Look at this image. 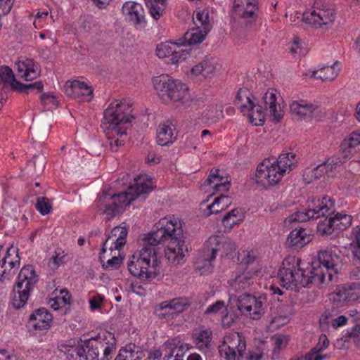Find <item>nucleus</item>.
I'll list each match as a JSON object with an SVG mask.
<instances>
[{
    "mask_svg": "<svg viewBox=\"0 0 360 360\" xmlns=\"http://www.w3.org/2000/svg\"><path fill=\"white\" fill-rule=\"evenodd\" d=\"M0 79L4 82L11 85V88L15 90L16 80L13 70L8 66L0 67Z\"/></svg>",
    "mask_w": 360,
    "mask_h": 360,
    "instance_id": "5fc2aeb1",
    "label": "nucleus"
},
{
    "mask_svg": "<svg viewBox=\"0 0 360 360\" xmlns=\"http://www.w3.org/2000/svg\"><path fill=\"white\" fill-rule=\"evenodd\" d=\"M174 129V125L169 120L160 123L157 128V143L162 146L172 143L176 139Z\"/></svg>",
    "mask_w": 360,
    "mask_h": 360,
    "instance_id": "c756f323",
    "label": "nucleus"
},
{
    "mask_svg": "<svg viewBox=\"0 0 360 360\" xmlns=\"http://www.w3.org/2000/svg\"><path fill=\"white\" fill-rule=\"evenodd\" d=\"M342 264L341 252L336 247L328 248L318 253V264L311 269L315 284L321 285L326 282V277L330 281L333 276L338 274Z\"/></svg>",
    "mask_w": 360,
    "mask_h": 360,
    "instance_id": "0eeeda50",
    "label": "nucleus"
},
{
    "mask_svg": "<svg viewBox=\"0 0 360 360\" xmlns=\"http://www.w3.org/2000/svg\"><path fill=\"white\" fill-rule=\"evenodd\" d=\"M256 0H234L233 11L234 14L245 22H251L257 17Z\"/></svg>",
    "mask_w": 360,
    "mask_h": 360,
    "instance_id": "5701e85b",
    "label": "nucleus"
},
{
    "mask_svg": "<svg viewBox=\"0 0 360 360\" xmlns=\"http://www.w3.org/2000/svg\"><path fill=\"white\" fill-rule=\"evenodd\" d=\"M335 18L334 8L321 1H316L311 9L302 14L303 21L316 29L328 30L334 23Z\"/></svg>",
    "mask_w": 360,
    "mask_h": 360,
    "instance_id": "1a4fd4ad",
    "label": "nucleus"
},
{
    "mask_svg": "<svg viewBox=\"0 0 360 360\" xmlns=\"http://www.w3.org/2000/svg\"><path fill=\"white\" fill-rule=\"evenodd\" d=\"M84 360H110L116 350V340L112 333L105 332L96 339L84 341Z\"/></svg>",
    "mask_w": 360,
    "mask_h": 360,
    "instance_id": "6e6552de",
    "label": "nucleus"
},
{
    "mask_svg": "<svg viewBox=\"0 0 360 360\" xmlns=\"http://www.w3.org/2000/svg\"><path fill=\"white\" fill-rule=\"evenodd\" d=\"M128 233L126 226H118L112 229L111 233L105 241L102 251L105 252L106 248L109 243H111L110 250H120L126 243V238Z\"/></svg>",
    "mask_w": 360,
    "mask_h": 360,
    "instance_id": "bb28decb",
    "label": "nucleus"
},
{
    "mask_svg": "<svg viewBox=\"0 0 360 360\" xmlns=\"http://www.w3.org/2000/svg\"><path fill=\"white\" fill-rule=\"evenodd\" d=\"M328 345H329V341H328L326 335H321L319 338L318 344L311 349L309 353L306 354L305 359L306 360H312V356L314 355L318 354L321 351L326 349L328 346Z\"/></svg>",
    "mask_w": 360,
    "mask_h": 360,
    "instance_id": "bf43d9fd",
    "label": "nucleus"
},
{
    "mask_svg": "<svg viewBox=\"0 0 360 360\" xmlns=\"http://www.w3.org/2000/svg\"><path fill=\"white\" fill-rule=\"evenodd\" d=\"M103 268L105 269H117L122 262V258L121 257H112L105 263L101 258Z\"/></svg>",
    "mask_w": 360,
    "mask_h": 360,
    "instance_id": "0e129e2a",
    "label": "nucleus"
},
{
    "mask_svg": "<svg viewBox=\"0 0 360 360\" xmlns=\"http://www.w3.org/2000/svg\"><path fill=\"white\" fill-rule=\"evenodd\" d=\"M36 208L42 215L49 214L51 209V205L48 198L45 197L38 198Z\"/></svg>",
    "mask_w": 360,
    "mask_h": 360,
    "instance_id": "680f3d73",
    "label": "nucleus"
},
{
    "mask_svg": "<svg viewBox=\"0 0 360 360\" xmlns=\"http://www.w3.org/2000/svg\"><path fill=\"white\" fill-rule=\"evenodd\" d=\"M240 257L241 264L245 265L252 264L257 259V255L253 250L243 251V252L240 253Z\"/></svg>",
    "mask_w": 360,
    "mask_h": 360,
    "instance_id": "69168bd1",
    "label": "nucleus"
},
{
    "mask_svg": "<svg viewBox=\"0 0 360 360\" xmlns=\"http://www.w3.org/2000/svg\"><path fill=\"white\" fill-rule=\"evenodd\" d=\"M334 206V202L330 197L324 196L321 199H313L308 202V210L311 211L313 219L325 216Z\"/></svg>",
    "mask_w": 360,
    "mask_h": 360,
    "instance_id": "c85d7f7f",
    "label": "nucleus"
},
{
    "mask_svg": "<svg viewBox=\"0 0 360 360\" xmlns=\"http://www.w3.org/2000/svg\"><path fill=\"white\" fill-rule=\"evenodd\" d=\"M311 240V236L306 232L304 229H295L287 239L288 244L292 247L302 248Z\"/></svg>",
    "mask_w": 360,
    "mask_h": 360,
    "instance_id": "f704fd0d",
    "label": "nucleus"
},
{
    "mask_svg": "<svg viewBox=\"0 0 360 360\" xmlns=\"http://www.w3.org/2000/svg\"><path fill=\"white\" fill-rule=\"evenodd\" d=\"M157 247L146 238V244L129 259L128 270L131 275L141 280L151 281L160 274V262L157 256Z\"/></svg>",
    "mask_w": 360,
    "mask_h": 360,
    "instance_id": "39448f33",
    "label": "nucleus"
},
{
    "mask_svg": "<svg viewBox=\"0 0 360 360\" xmlns=\"http://www.w3.org/2000/svg\"><path fill=\"white\" fill-rule=\"evenodd\" d=\"M300 259L296 257H288L283 261L278 277L286 288L298 291L309 283H315L311 269H304L300 266Z\"/></svg>",
    "mask_w": 360,
    "mask_h": 360,
    "instance_id": "423d86ee",
    "label": "nucleus"
},
{
    "mask_svg": "<svg viewBox=\"0 0 360 360\" xmlns=\"http://www.w3.org/2000/svg\"><path fill=\"white\" fill-rule=\"evenodd\" d=\"M303 46L304 43L301 41V39L298 37L295 36L292 39L289 49L292 54H300L302 53Z\"/></svg>",
    "mask_w": 360,
    "mask_h": 360,
    "instance_id": "338daca9",
    "label": "nucleus"
},
{
    "mask_svg": "<svg viewBox=\"0 0 360 360\" xmlns=\"http://www.w3.org/2000/svg\"><path fill=\"white\" fill-rule=\"evenodd\" d=\"M16 66L18 76L25 81L33 80L40 75L39 66L32 59L18 61Z\"/></svg>",
    "mask_w": 360,
    "mask_h": 360,
    "instance_id": "a878e982",
    "label": "nucleus"
},
{
    "mask_svg": "<svg viewBox=\"0 0 360 360\" xmlns=\"http://www.w3.org/2000/svg\"><path fill=\"white\" fill-rule=\"evenodd\" d=\"M274 353L279 352V351L283 348H285L289 341L288 337L287 335H276L274 338Z\"/></svg>",
    "mask_w": 360,
    "mask_h": 360,
    "instance_id": "e2e57ef3",
    "label": "nucleus"
},
{
    "mask_svg": "<svg viewBox=\"0 0 360 360\" xmlns=\"http://www.w3.org/2000/svg\"><path fill=\"white\" fill-rule=\"evenodd\" d=\"M272 159L278 167L282 169L281 172L284 175L289 173L297 162L296 155L292 153H282L276 160Z\"/></svg>",
    "mask_w": 360,
    "mask_h": 360,
    "instance_id": "c9c22d12",
    "label": "nucleus"
},
{
    "mask_svg": "<svg viewBox=\"0 0 360 360\" xmlns=\"http://www.w3.org/2000/svg\"><path fill=\"white\" fill-rule=\"evenodd\" d=\"M360 294V283H346L338 285L335 291L330 294V300L341 307L356 301Z\"/></svg>",
    "mask_w": 360,
    "mask_h": 360,
    "instance_id": "dca6fc26",
    "label": "nucleus"
},
{
    "mask_svg": "<svg viewBox=\"0 0 360 360\" xmlns=\"http://www.w3.org/2000/svg\"><path fill=\"white\" fill-rule=\"evenodd\" d=\"M255 97L247 89H240L236 98V105L241 112L247 115L251 124L255 126H261L265 121V112L262 106L255 103Z\"/></svg>",
    "mask_w": 360,
    "mask_h": 360,
    "instance_id": "9d476101",
    "label": "nucleus"
},
{
    "mask_svg": "<svg viewBox=\"0 0 360 360\" xmlns=\"http://www.w3.org/2000/svg\"><path fill=\"white\" fill-rule=\"evenodd\" d=\"M71 295L66 289H62L55 297L50 299L49 304L54 310H58L70 304Z\"/></svg>",
    "mask_w": 360,
    "mask_h": 360,
    "instance_id": "c03bdc74",
    "label": "nucleus"
},
{
    "mask_svg": "<svg viewBox=\"0 0 360 360\" xmlns=\"http://www.w3.org/2000/svg\"><path fill=\"white\" fill-rule=\"evenodd\" d=\"M31 290L22 286L18 288V285L15 284L13 290V296L12 302L13 307L15 309L22 307L27 302Z\"/></svg>",
    "mask_w": 360,
    "mask_h": 360,
    "instance_id": "ea45409f",
    "label": "nucleus"
},
{
    "mask_svg": "<svg viewBox=\"0 0 360 360\" xmlns=\"http://www.w3.org/2000/svg\"><path fill=\"white\" fill-rule=\"evenodd\" d=\"M46 165V158L42 155H35L31 161L29 162L27 167H32L34 173L39 174L43 172Z\"/></svg>",
    "mask_w": 360,
    "mask_h": 360,
    "instance_id": "13d9d810",
    "label": "nucleus"
},
{
    "mask_svg": "<svg viewBox=\"0 0 360 360\" xmlns=\"http://www.w3.org/2000/svg\"><path fill=\"white\" fill-rule=\"evenodd\" d=\"M143 356V352L139 346L129 344L120 350L114 360H141Z\"/></svg>",
    "mask_w": 360,
    "mask_h": 360,
    "instance_id": "e433bc0d",
    "label": "nucleus"
},
{
    "mask_svg": "<svg viewBox=\"0 0 360 360\" xmlns=\"http://www.w3.org/2000/svg\"><path fill=\"white\" fill-rule=\"evenodd\" d=\"M148 241L156 247L158 244L169 241L165 250L167 259L175 264L184 262L188 248L184 239L181 220L174 217H167L155 224L154 229L148 235Z\"/></svg>",
    "mask_w": 360,
    "mask_h": 360,
    "instance_id": "f257e3e1",
    "label": "nucleus"
},
{
    "mask_svg": "<svg viewBox=\"0 0 360 360\" xmlns=\"http://www.w3.org/2000/svg\"><path fill=\"white\" fill-rule=\"evenodd\" d=\"M320 327L322 330H329L330 328L337 329L347 324V319L343 315H338L333 311H326L319 319Z\"/></svg>",
    "mask_w": 360,
    "mask_h": 360,
    "instance_id": "7c9ffc66",
    "label": "nucleus"
},
{
    "mask_svg": "<svg viewBox=\"0 0 360 360\" xmlns=\"http://www.w3.org/2000/svg\"><path fill=\"white\" fill-rule=\"evenodd\" d=\"M52 321V315L44 308L37 309L29 319V327L31 330L44 332L47 330Z\"/></svg>",
    "mask_w": 360,
    "mask_h": 360,
    "instance_id": "393cba45",
    "label": "nucleus"
},
{
    "mask_svg": "<svg viewBox=\"0 0 360 360\" xmlns=\"http://www.w3.org/2000/svg\"><path fill=\"white\" fill-rule=\"evenodd\" d=\"M218 169H212L209 176L206 179L205 184L211 186L214 190L212 195L217 193L226 192L230 188V180L228 177H224L219 174Z\"/></svg>",
    "mask_w": 360,
    "mask_h": 360,
    "instance_id": "cd10ccee",
    "label": "nucleus"
},
{
    "mask_svg": "<svg viewBox=\"0 0 360 360\" xmlns=\"http://www.w3.org/2000/svg\"><path fill=\"white\" fill-rule=\"evenodd\" d=\"M266 298L244 293L237 298L236 306L241 314L253 320L259 319L264 314Z\"/></svg>",
    "mask_w": 360,
    "mask_h": 360,
    "instance_id": "f8f14e48",
    "label": "nucleus"
},
{
    "mask_svg": "<svg viewBox=\"0 0 360 360\" xmlns=\"http://www.w3.org/2000/svg\"><path fill=\"white\" fill-rule=\"evenodd\" d=\"M212 339V331L207 328L200 329L193 335L195 347L202 352H206L209 349Z\"/></svg>",
    "mask_w": 360,
    "mask_h": 360,
    "instance_id": "72a5a7b5",
    "label": "nucleus"
},
{
    "mask_svg": "<svg viewBox=\"0 0 360 360\" xmlns=\"http://www.w3.org/2000/svg\"><path fill=\"white\" fill-rule=\"evenodd\" d=\"M38 281L35 269L32 265H27L22 267L18 274L16 285L32 290Z\"/></svg>",
    "mask_w": 360,
    "mask_h": 360,
    "instance_id": "2f4dec72",
    "label": "nucleus"
},
{
    "mask_svg": "<svg viewBox=\"0 0 360 360\" xmlns=\"http://www.w3.org/2000/svg\"><path fill=\"white\" fill-rule=\"evenodd\" d=\"M311 211H309V210L307 209V210L306 211H298L294 214H292V215H290L289 217H288V221L289 222H294V221H297V222H304V221H307L311 219H313V214H311Z\"/></svg>",
    "mask_w": 360,
    "mask_h": 360,
    "instance_id": "052dcab7",
    "label": "nucleus"
},
{
    "mask_svg": "<svg viewBox=\"0 0 360 360\" xmlns=\"http://www.w3.org/2000/svg\"><path fill=\"white\" fill-rule=\"evenodd\" d=\"M231 203V198L221 193L219 197L214 200L212 204L207 206L209 214H218L229 207Z\"/></svg>",
    "mask_w": 360,
    "mask_h": 360,
    "instance_id": "79ce46f5",
    "label": "nucleus"
},
{
    "mask_svg": "<svg viewBox=\"0 0 360 360\" xmlns=\"http://www.w3.org/2000/svg\"><path fill=\"white\" fill-rule=\"evenodd\" d=\"M16 87L15 89V91H19V92H24L26 94H28L30 91H34L36 90L37 93H39L42 91L44 85L43 83L40 81L29 84H24L20 83V82H15Z\"/></svg>",
    "mask_w": 360,
    "mask_h": 360,
    "instance_id": "4d7b16f0",
    "label": "nucleus"
},
{
    "mask_svg": "<svg viewBox=\"0 0 360 360\" xmlns=\"http://www.w3.org/2000/svg\"><path fill=\"white\" fill-rule=\"evenodd\" d=\"M150 15L155 20H159L164 14L167 6V1H145Z\"/></svg>",
    "mask_w": 360,
    "mask_h": 360,
    "instance_id": "a18cd8bd",
    "label": "nucleus"
},
{
    "mask_svg": "<svg viewBox=\"0 0 360 360\" xmlns=\"http://www.w3.org/2000/svg\"><path fill=\"white\" fill-rule=\"evenodd\" d=\"M183 42L167 41L157 45L156 55L159 58H169V63L172 65H178L186 60L189 51L184 49Z\"/></svg>",
    "mask_w": 360,
    "mask_h": 360,
    "instance_id": "4468645a",
    "label": "nucleus"
},
{
    "mask_svg": "<svg viewBox=\"0 0 360 360\" xmlns=\"http://www.w3.org/2000/svg\"><path fill=\"white\" fill-rule=\"evenodd\" d=\"M333 225L336 231H342L349 227L352 218L350 215L344 213H337L332 217Z\"/></svg>",
    "mask_w": 360,
    "mask_h": 360,
    "instance_id": "09e8293b",
    "label": "nucleus"
},
{
    "mask_svg": "<svg viewBox=\"0 0 360 360\" xmlns=\"http://www.w3.org/2000/svg\"><path fill=\"white\" fill-rule=\"evenodd\" d=\"M204 317L212 321L221 322L224 328H229L233 322V319L229 316V312L226 304L222 300H217L210 304L203 313Z\"/></svg>",
    "mask_w": 360,
    "mask_h": 360,
    "instance_id": "f3484780",
    "label": "nucleus"
},
{
    "mask_svg": "<svg viewBox=\"0 0 360 360\" xmlns=\"http://www.w3.org/2000/svg\"><path fill=\"white\" fill-rule=\"evenodd\" d=\"M8 264L10 269L18 268L20 265V259L17 254V250L13 248H8L6 250V255L1 259V266Z\"/></svg>",
    "mask_w": 360,
    "mask_h": 360,
    "instance_id": "3c124183",
    "label": "nucleus"
},
{
    "mask_svg": "<svg viewBox=\"0 0 360 360\" xmlns=\"http://www.w3.org/2000/svg\"><path fill=\"white\" fill-rule=\"evenodd\" d=\"M154 89L159 97L165 102L172 101L184 109H194L200 100L191 96L188 87L179 79L168 75H161L153 80Z\"/></svg>",
    "mask_w": 360,
    "mask_h": 360,
    "instance_id": "20e7f679",
    "label": "nucleus"
},
{
    "mask_svg": "<svg viewBox=\"0 0 360 360\" xmlns=\"http://www.w3.org/2000/svg\"><path fill=\"white\" fill-rule=\"evenodd\" d=\"M68 261V255L61 249H57L53 252L48 264L49 266L54 270L58 269L60 265L67 263Z\"/></svg>",
    "mask_w": 360,
    "mask_h": 360,
    "instance_id": "de8ad7c7",
    "label": "nucleus"
},
{
    "mask_svg": "<svg viewBox=\"0 0 360 360\" xmlns=\"http://www.w3.org/2000/svg\"><path fill=\"white\" fill-rule=\"evenodd\" d=\"M281 170L274 162L273 159H264L257 167L256 181L264 187L276 186L284 176Z\"/></svg>",
    "mask_w": 360,
    "mask_h": 360,
    "instance_id": "ddd939ff",
    "label": "nucleus"
},
{
    "mask_svg": "<svg viewBox=\"0 0 360 360\" xmlns=\"http://www.w3.org/2000/svg\"><path fill=\"white\" fill-rule=\"evenodd\" d=\"M339 68H338L337 63H335L330 66H325L318 70L309 72L307 75L315 79H319L321 81H332L338 75Z\"/></svg>",
    "mask_w": 360,
    "mask_h": 360,
    "instance_id": "4c0bfd02",
    "label": "nucleus"
},
{
    "mask_svg": "<svg viewBox=\"0 0 360 360\" xmlns=\"http://www.w3.org/2000/svg\"><path fill=\"white\" fill-rule=\"evenodd\" d=\"M354 235L355 238V243L356 244V247L354 250V255L360 260V229H355Z\"/></svg>",
    "mask_w": 360,
    "mask_h": 360,
    "instance_id": "774afa93",
    "label": "nucleus"
},
{
    "mask_svg": "<svg viewBox=\"0 0 360 360\" xmlns=\"http://www.w3.org/2000/svg\"><path fill=\"white\" fill-rule=\"evenodd\" d=\"M279 93L276 89H269L263 96L266 110H268L271 120L279 122L283 116V110L278 101Z\"/></svg>",
    "mask_w": 360,
    "mask_h": 360,
    "instance_id": "4be33fe9",
    "label": "nucleus"
},
{
    "mask_svg": "<svg viewBox=\"0 0 360 360\" xmlns=\"http://www.w3.org/2000/svg\"><path fill=\"white\" fill-rule=\"evenodd\" d=\"M360 145V131H353L349 134L341 143L340 149L345 154V157H347L352 148Z\"/></svg>",
    "mask_w": 360,
    "mask_h": 360,
    "instance_id": "37998d69",
    "label": "nucleus"
},
{
    "mask_svg": "<svg viewBox=\"0 0 360 360\" xmlns=\"http://www.w3.org/2000/svg\"><path fill=\"white\" fill-rule=\"evenodd\" d=\"M327 169V164H320L317 167L311 169H307L304 172V176L309 179L310 180L318 179L324 176L325 174L328 172Z\"/></svg>",
    "mask_w": 360,
    "mask_h": 360,
    "instance_id": "864d4df0",
    "label": "nucleus"
},
{
    "mask_svg": "<svg viewBox=\"0 0 360 360\" xmlns=\"http://www.w3.org/2000/svg\"><path fill=\"white\" fill-rule=\"evenodd\" d=\"M123 15L136 27H144L146 22L144 9L141 4L135 1H127L122 8Z\"/></svg>",
    "mask_w": 360,
    "mask_h": 360,
    "instance_id": "412c9836",
    "label": "nucleus"
},
{
    "mask_svg": "<svg viewBox=\"0 0 360 360\" xmlns=\"http://www.w3.org/2000/svg\"><path fill=\"white\" fill-rule=\"evenodd\" d=\"M166 345L169 352L165 354L163 360H184L185 347L183 345L172 347L170 342H167Z\"/></svg>",
    "mask_w": 360,
    "mask_h": 360,
    "instance_id": "8fccbe9b",
    "label": "nucleus"
},
{
    "mask_svg": "<svg viewBox=\"0 0 360 360\" xmlns=\"http://www.w3.org/2000/svg\"><path fill=\"white\" fill-rule=\"evenodd\" d=\"M208 19V13L205 11H201L196 13L193 20L197 27L202 30L204 32H208L210 30V25Z\"/></svg>",
    "mask_w": 360,
    "mask_h": 360,
    "instance_id": "603ef678",
    "label": "nucleus"
},
{
    "mask_svg": "<svg viewBox=\"0 0 360 360\" xmlns=\"http://www.w3.org/2000/svg\"><path fill=\"white\" fill-rule=\"evenodd\" d=\"M129 106L122 101H112L104 110L101 127L109 140L112 151H117L123 145L127 136V125L133 117L129 113Z\"/></svg>",
    "mask_w": 360,
    "mask_h": 360,
    "instance_id": "7ed1b4c3",
    "label": "nucleus"
},
{
    "mask_svg": "<svg viewBox=\"0 0 360 360\" xmlns=\"http://www.w3.org/2000/svg\"><path fill=\"white\" fill-rule=\"evenodd\" d=\"M290 109L292 115L300 118L311 117L320 112L319 106L316 103L303 99L292 101Z\"/></svg>",
    "mask_w": 360,
    "mask_h": 360,
    "instance_id": "b1692460",
    "label": "nucleus"
},
{
    "mask_svg": "<svg viewBox=\"0 0 360 360\" xmlns=\"http://www.w3.org/2000/svg\"><path fill=\"white\" fill-rule=\"evenodd\" d=\"M152 190V179L147 174H140L134 179L127 191L115 195L103 193L95 202L96 211L110 219L122 212L136 198H145Z\"/></svg>",
    "mask_w": 360,
    "mask_h": 360,
    "instance_id": "f03ea898",
    "label": "nucleus"
},
{
    "mask_svg": "<svg viewBox=\"0 0 360 360\" xmlns=\"http://www.w3.org/2000/svg\"><path fill=\"white\" fill-rule=\"evenodd\" d=\"M188 305L189 302L187 298L176 297L160 303L156 307V313L161 318H167L174 314L184 311Z\"/></svg>",
    "mask_w": 360,
    "mask_h": 360,
    "instance_id": "aec40b11",
    "label": "nucleus"
},
{
    "mask_svg": "<svg viewBox=\"0 0 360 360\" xmlns=\"http://www.w3.org/2000/svg\"><path fill=\"white\" fill-rule=\"evenodd\" d=\"M202 116L205 122L210 123H214L224 117L221 108L214 105L209 106L202 112Z\"/></svg>",
    "mask_w": 360,
    "mask_h": 360,
    "instance_id": "49530a36",
    "label": "nucleus"
},
{
    "mask_svg": "<svg viewBox=\"0 0 360 360\" xmlns=\"http://www.w3.org/2000/svg\"><path fill=\"white\" fill-rule=\"evenodd\" d=\"M261 271L258 267L252 270H246L229 281L230 288L236 292L250 290L255 284Z\"/></svg>",
    "mask_w": 360,
    "mask_h": 360,
    "instance_id": "6ab92c4d",
    "label": "nucleus"
},
{
    "mask_svg": "<svg viewBox=\"0 0 360 360\" xmlns=\"http://www.w3.org/2000/svg\"><path fill=\"white\" fill-rule=\"evenodd\" d=\"M65 93L79 102H89L93 98V89L80 80L68 81L64 86Z\"/></svg>",
    "mask_w": 360,
    "mask_h": 360,
    "instance_id": "a211bd4d",
    "label": "nucleus"
},
{
    "mask_svg": "<svg viewBox=\"0 0 360 360\" xmlns=\"http://www.w3.org/2000/svg\"><path fill=\"white\" fill-rule=\"evenodd\" d=\"M335 231L336 229L333 225L332 217L326 218L317 225V231L321 236L331 235Z\"/></svg>",
    "mask_w": 360,
    "mask_h": 360,
    "instance_id": "6e6d98bb",
    "label": "nucleus"
},
{
    "mask_svg": "<svg viewBox=\"0 0 360 360\" xmlns=\"http://www.w3.org/2000/svg\"><path fill=\"white\" fill-rule=\"evenodd\" d=\"M246 350V341L238 332L226 335L219 345V353L226 360H241Z\"/></svg>",
    "mask_w": 360,
    "mask_h": 360,
    "instance_id": "9b49d317",
    "label": "nucleus"
},
{
    "mask_svg": "<svg viewBox=\"0 0 360 360\" xmlns=\"http://www.w3.org/2000/svg\"><path fill=\"white\" fill-rule=\"evenodd\" d=\"M217 61L214 58H205L191 69L195 76L202 75L205 78L212 77L217 70Z\"/></svg>",
    "mask_w": 360,
    "mask_h": 360,
    "instance_id": "473e14b6",
    "label": "nucleus"
},
{
    "mask_svg": "<svg viewBox=\"0 0 360 360\" xmlns=\"http://www.w3.org/2000/svg\"><path fill=\"white\" fill-rule=\"evenodd\" d=\"M219 245L220 238L218 236H210L205 244L196 262V267L200 271V274H208L212 271L213 268L212 262L219 250Z\"/></svg>",
    "mask_w": 360,
    "mask_h": 360,
    "instance_id": "2eb2a0df",
    "label": "nucleus"
},
{
    "mask_svg": "<svg viewBox=\"0 0 360 360\" xmlns=\"http://www.w3.org/2000/svg\"><path fill=\"white\" fill-rule=\"evenodd\" d=\"M244 219V214L240 209L236 208L229 212L222 219L224 226L230 230L235 225L240 224Z\"/></svg>",
    "mask_w": 360,
    "mask_h": 360,
    "instance_id": "a19ab883",
    "label": "nucleus"
},
{
    "mask_svg": "<svg viewBox=\"0 0 360 360\" xmlns=\"http://www.w3.org/2000/svg\"><path fill=\"white\" fill-rule=\"evenodd\" d=\"M207 32H204L199 27L193 28L186 32L182 39H179L180 42H183L182 46L186 45H195L201 43Z\"/></svg>",
    "mask_w": 360,
    "mask_h": 360,
    "instance_id": "58836bf2",
    "label": "nucleus"
}]
</instances>
